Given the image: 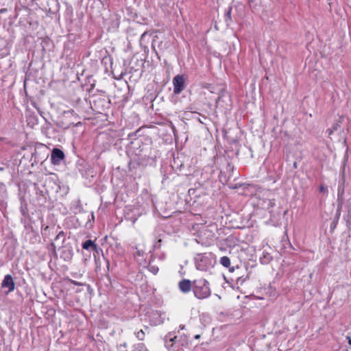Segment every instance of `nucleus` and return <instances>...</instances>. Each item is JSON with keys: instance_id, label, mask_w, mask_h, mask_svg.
<instances>
[{"instance_id": "f257e3e1", "label": "nucleus", "mask_w": 351, "mask_h": 351, "mask_svg": "<svg viewBox=\"0 0 351 351\" xmlns=\"http://www.w3.org/2000/svg\"><path fill=\"white\" fill-rule=\"evenodd\" d=\"M193 291L195 296L201 300L208 298L211 293L208 287V282L205 279L195 280L193 282Z\"/></svg>"}, {"instance_id": "f03ea898", "label": "nucleus", "mask_w": 351, "mask_h": 351, "mask_svg": "<svg viewBox=\"0 0 351 351\" xmlns=\"http://www.w3.org/2000/svg\"><path fill=\"white\" fill-rule=\"evenodd\" d=\"M210 261L204 254H197L195 257L196 268L201 271H206L209 267Z\"/></svg>"}, {"instance_id": "7ed1b4c3", "label": "nucleus", "mask_w": 351, "mask_h": 351, "mask_svg": "<svg viewBox=\"0 0 351 351\" xmlns=\"http://www.w3.org/2000/svg\"><path fill=\"white\" fill-rule=\"evenodd\" d=\"M64 158V152L58 149V148H54L51 153V162L53 164H58L60 160H63Z\"/></svg>"}, {"instance_id": "20e7f679", "label": "nucleus", "mask_w": 351, "mask_h": 351, "mask_svg": "<svg viewBox=\"0 0 351 351\" xmlns=\"http://www.w3.org/2000/svg\"><path fill=\"white\" fill-rule=\"evenodd\" d=\"M65 240V234L63 231H60L54 239V242L51 243V246L55 251L56 247L61 248Z\"/></svg>"}, {"instance_id": "39448f33", "label": "nucleus", "mask_w": 351, "mask_h": 351, "mask_svg": "<svg viewBox=\"0 0 351 351\" xmlns=\"http://www.w3.org/2000/svg\"><path fill=\"white\" fill-rule=\"evenodd\" d=\"M1 287L3 288H8V292H11L12 291H14V288H15V285H14V282L13 280V278L12 277L11 275H6L2 282V284H1Z\"/></svg>"}, {"instance_id": "423d86ee", "label": "nucleus", "mask_w": 351, "mask_h": 351, "mask_svg": "<svg viewBox=\"0 0 351 351\" xmlns=\"http://www.w3.org/2000/svg\"><path fill=\"white\" fill-rule=\"evenodd\" d=\"M187 77L184 75H178L173 79L174 88H182Z\"/></svg>"}, {"instance_id": "0eeeda50", "label": "nucleus", "mask_w": 351, "mask_h": 351, "mask_svg": "<svg viewBox=\"0 0 351 351\" xmlns=\"http://www.w3.org/2000/svg\"><path fill=\"white\" fill-rule=\"evenodd\" d=\"M343 193H344V189L343 188L341 189L339 188L338 189V208L337 212V216H336V220L337 221L339 219V217L340 215V210L342 207V205L343 204Z\"/></svg>"}, {"instance_id": "6e6552de", "label": "nucleus", "mask_w": 351, "mask_h": 351, "mask_svg": "<svg viewBox=\"0 0 351 351\" xmlns=\"http://www.w3.org/2000/svg\"><path fill=\"white\" fill-rule=\"evenodd\" d=\"M343 119H344V117H341L339 118V120L333 125L332 128L328 130V134L330 136H331L335 132H338L339 133H341V132H343V129L341 128V126L340 125Z\"/></svg>"}, {"instance_id": "1a4fd4ad", "label": "nucleus", "mask_w": 351, "mask_h": 351, "mask_svg": "<svg viewBox=\"0 0 351 351\" xmlns=\"http://www.w3.org/2000/svg\"><path fill=\"white\" fill-rule=\"evenodd\" d=\"M179 288L182 292L187 293L191 289V282L184 279L179 282Z\"/></svg>"}, {"instance_id": "9d476101", "label": "nucleus", "mask_w": 351, "mask_h": 351, "mask_svg": "<svg viewBox=\"0 0 351 351\" xmlns=\"http://www.w3.org/2000/svg\"><path fill=\"white\" fill-rule=\"evenodd\" d=\"M82 247L86 250H92L97 251V247L91 240H87L82 243Z\"/></svg>"}, {"instance_id": "9b49d317", "label": "nucleus", "mask_w": 351, "mask_h": 351, "mask_svg": "<svg viewBox=\"0 0 351 351\" xmlns=\"http://www.w3.org/2000/svg\"><path fill=\"white\" fill-rule=\"evenodd\" d=\"M220 263L225 267H229L230 265V260L228 256H223L220 259Z\"/></svg>"}, {"instance_id": "f8f14e48", "label": "nucleus", "mask_w": 351, "mask_h": 351, "mask_svg": "<svg viewBox=\"0 0 351 351\" xmlns=\"http://www.w3.org/2000/svg\"><path fill=\"white\" fill-rule=\"evenodd\" d=\"M169 338V342L171 343V344L170 345V347H172L173 344V342L175 341L176 339L177 338L176 336H174L173 337H171V333H169L167 334L166 336H165V341H166V343H167V339Z\"/></svg>"}, {"instance_id": "ddd939ff", "label": "nucleus", "mask_w": 351, "mask_h": 351, "mask_svg": "<svg viewBox=\"0 0 351 351\" xmlns=\"http://www.w3.org/2000/svg\"><path fill=\"white\" fill-rule=\"evenodd\" d=\"M136 336L139 340H143L145 338V332L143 330H140L136 333Z\"/></svg>"}, {"instance_id": "4468645a", "label": "nucleus", "mask_w": 351, "mask_h": 351, "mask_svg": "<svg viewBox=\"0 0 351 351\" xmlns=\"http://www.w3.org/2000/svg\"><path fill=\"white\" fill-rule=\"evenodd\" d=\"M182 90V89H174L173 97L174 98L175 101H176L177 95H179Z\"/></svg>"}, {"instance_id": "2eb2a0df", "label": "nucleus", "mask_w": 351, "mask_h": 351, "mask_svg": "<svg viewBox=\"0 0 351 351\" xmlns=\"http://www.w3.org/2000/svg\"><path fill=\"white\" fill-rule=\"evenodd\" d=\"M69 281L71 283H72V284H73V285H77V286H82V285H83V284H82V283L79 282H77V281H75V280H71V279H69Z\"/></svg>"}, {"instance_id": "dca6fc26", "label": "nucleus", "mask_w": 351, "mask_h": 351, "mask_svg": "<svg viewBox=\"0 0 351 351\" xmlns=\"http://www.w3.org/2000/svg\"><path fill=\"white\" fill-rule=\"evenodd\" d=\"M348 213H351V197L348 201Z\"/></svg>"}, {"instance_id": "f3484780", "label": "nucleus", "mask_w": 351, "mask_h": 351, "mask_svg": "<svg viewBox=\"0 0 351 351\" xmlns=\"http://www.w3.org/2000/svg\"><path fill=\"white\" fill-rule=\"evenodd\" d=\"M319 191L321 193H325L326 191V189L324 186H320Z\"/></svg>"}, {"instance_id": "a211bd4d", "label": "nucleus", "mask_w": 351, "mask_h": 351, "mask_svg": "<svg viewBox=\"0 0 351 351\" xmlns=\"http://www.w3.org/2000/svg\"><path fill=\"white\" fill-rule=\"evenodd\" d=\"M136 254H137L138 256H141V255L143 254V252L138 250V251L136 252Z\"/></svg>"}, {"instance_id": "6ab92c4d", "label": "nucleus", "mask_w": 351, "mask_h": 351, "mask_svg": "<svg viewBox=\"0 0 351 351\" xmlns=\"http://www.w3.org/2000/svg\"><path fill=\"white\" fill-rule=\"evenodd\" d=\"M293 165V167H294L295 169H297V167H298L297 162H294Z\"/></svg>"}, {"instance_id": "aec40b11", "label": "nucleus", "mask_w": 351, "mask_h": 351, "mask_svg": "<svg viewBox=\"0 0 351 351\" xmlns=\"http://www.w3.org/2000/svg\"><path fill=\"white\" fill-rule=\"evenodd\" d=\"M274 205V202L271 200H269V206H273Z\"/></svg>"}, {"instance_id": "412c9836", "label": "nucleus", "mask_w": 351, "mask_h": 351, "mask_svg": "<svg viewBox=\"0 0 351 351\" xmlns=\"http://www.w3.org/2000/svg\"><path fill=\"white\" fill-rule=\"evenodd\" d=\"M347 339H348V343H349L350 345H351V337H347Z\"/></svg>"}, {"instance_id": "4be33fe9", "label": "nucleus", "mask_w": 351, "mask_h": 351, "mask_svg": "<svg viewBox=\"0 0 351 351\" xmlns=\"http://www.w3.org/2000/svg\"><path fill=\"white\" fill-rule=\"evenodd\" d=\"M199 338H200V335H196L195 336V339H199Z\"/></svg>"}, {"instance_id": "5701e85b", "label": "nucleus", "mask_w": 351, "mask_h": 351, "mask_svg": "<svg viewBox=\"0 0 351 351\" xmlns=\"http://www.w3.org/2000/svg\"><path fill=\"white\" fill-rule=\"evenodd\" d=\"M180 330L184 329V325H180Z\"/></svg>"}, {"instance_id": "b1692460", "label": "nucleus", "mask_w": 351, "mask_h": 351, "mask_svg": "<svg viewBox=\"0 0 351 351\" xmlns=\"http://www.w3.org/2000/svg\"><path fill=\"white\" fill-rule=\"evenodd\" d=\"M5 12V9H1L0 10V12L2 13V12Z\"/></svg>"}]
</instances>
